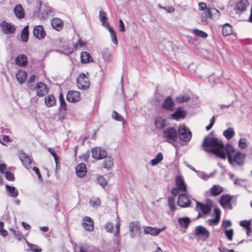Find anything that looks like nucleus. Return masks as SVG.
Masks as SVG:
<instances>
[{"mask_svg": "<svg viewBox=\"0 0 252 252\" xmlns=\"http://www.w3.org/2000/svg\"><path fill=\"white\" fill-rule=\"evenodd\" d=\"M215 123V116H213L210 121V124L206 127L207 130H210L214 125Z\"/></svg>", "mask_w": 252, "mask_h": 252, "instance_id": "62", "label": "nucleus"}, {"mask_svg": "<svg viewBox=\"0 0 252 252\" xmlns=\"http://www.w3.org/2000/svg\"><path fill=\"white\" fill-rule=\"evenodd\" d=\"M178 222L180 226L187 228L190 223V220L188 217L180 218L178 219Z\"/></svg>", "mask_w": 252, "mask_h": 252, "instance_id": "28", "label": "nucleus"}, {"mask_svg": "<svg viewBox=\"0 0 252 252\" xmlns=\"http://www.w3.org/2000/svg\"><path fill=\"white\" fill-rule=\"evenodd\" d=\"M92 157L95 159H101L106 157V151L99 147H95L92 149Z\"/></svg>", "mask_w": 252, "mask_h": 252, "instance_id": "9", "label": "nucleus"}, {"mask_svg": "<svg viewBox=\"0 0 252 252\" xmlns=\"http://www.w3.org/2000/svg\"><path fill=\"white\" fill-rule=\"evenodd\" d=\"M0 28L2 32L6 34H12L16 30V28L13 25L5 21H2L0 23Z\"/></svg>", "mask_w": 252, "mask_h": 252, "instance_id": "7", "label": "nucleus"}, {"mask_svg": "<svg viewBox=\"0 0 252 252\" xmlns=\"http://www.w3.org/2000/svg\"><path fill=\"white\" fill-rule=\"evenodd\" d=\"M74 46L76 49H79L80 48H82L85 47V43L83 41L79 39L78 41V42L75 44Z\"/></svg>", "mask_w": 252, "mask_h": 252, "instance_id": "56", "label": "nucleus"}, {"mask_svg": "<svg viewBox=\"0 0 252 252\" xmlns=\"http://www.w3.org/2000/svg\"><path fill=\"white\" fill-rule=\"evenodd\" d=\"M6 178L9 181H13L14 179V174L9 171L5 172Z\"/></svg>", "mask_w": 252, "mask_h": 252, "instance_id": "58", "label": "nucleus"}, {"mask_svg": "<svg viewBox=\"0 0 252 252\" xmlns=\"http://www.w3.org/2000/svg\"><path fill=\"white\" fill-rule=\"evenodd\" d=\"M89 73H82L80 74L77 78V86L78 88L82 90H87L90 85V82L88 78Z\"/></svg>", "mask_w": 252, "mask_h": 252, "instance_id": "4", "label": "nucleus"}, {"mask_svg": "<svg viewBox=\"0 0 252 252\" xmlns=\"http://www.w3.org/2000/svg\"><path fill=\"white\" fill-rule=\"evenodd\" d=\"M231 225V222L228 220H225L222 222V226L225 230L227 228L230 227Z\"/></svg>", "mask_w": 252, "mask_h": 252, "instance_id": "57", "label": "nucleus"}, {"mask_svg": "<svg viewBox=\"0 0 252 252\" xmlns=\"http://www.w3.org/2000/svg\"><path fill=\"white\" fill-rule=\"evenodd\" d=\"M163 155L161 153L159 152L158 154L155 158L152 159L150 161L152 166H155L158 165L163 160Z\"/></svg>", "mask_w": 252, "mask_h": 252, "instance_id": "39", "label": "nucleus"}, {"mask_svg": "<svg viewBox=\"0 0 252 252\" xmlns=\"http://www.w3.org/2000/svg\"><path fill=\"white\" fill-rule=\"evenodd\" d=\"M249 143L246 138H241L238 141V147L241 149L247 148L249 146Z\"/></svg>", "mask_w": 252, "mask_h": 252, "instance_id": "42", "label": "nucleus"}, {"mask_svg": "<svg viewBox=\"0 0 252 252\" xmlns=\"http://www.w3.org/2000/svg\"><path fill=\"white\" fill-rule=\"evenodd\" d=\"M35 89L36 91L37 95L39 97L45 95L49 92L48 88L42 82L37 83Z\"/></svg>", "mask_w": 252, "mask_h": 252, "instance_id": "14", "label": "nucleus"}, {"mask_svg": "<svg viewBox=\"0 0 252 252\" xmlns=\"http://www.w3.org/2000/svg\"><path fill=\"white\" fill-rule=\"evenodd\" d=\"M99 19L101 22L102 25L106 28L109 26V22L107 21L106 13L103 10L99 12Z\"/></svg>", "mask_w": 252, "mask_h": 252, "instance_id": "27", "label": "nucleus"}, {"mask_svg": "<svg viewBox=\"0 0 252 252\" xmlns=\"http://www.w3.org/2000/svg\"><path fill=\"white\" fill-rule=\"evenodd\" d=\"M193 32L194 34L204 38H206L208 36L207 33L198 29L193 30Z\"/></svg>", "mask_w": 252, "mask_h": 252, "instance_id": "48", "label": "nucleus"}, {"mask_svg": "<svg viewBox=\"0 0 252 252\" xmlns=\"http://www.w3.org/2000/svg\"><path fill=\"white\" fill-rule=\"evenodd\" d=\"M198 5H199V9L200 10H205V11H206V9L207 8L206 4L204 2H199L198 4Z\"/></svg>", "mask_w": 252, "mask_h": 252, "instance_id": "63", "label": "nucleus"}, {"mask_svg": "<svg viewBox=\"0 0 252 252\" xmlns=\"http://www.w3.org/2000/svg\"><path fill=\"white\" fill-rule=\"evenodd\" d=\"M18 157L22 162L23 165L27 168H31V159L29 156L27 155L23 151H18Z\"/></svg>", "mask_w": 252, "mask_h": 252, "instance_id": "10", "label": "nucleus"}, {"mask_svg": "<svg viewBox=\"0 0 252 252\" xmlns=\"http://www.w3.org/2000/svg\"><path fill=\"white\" fill-rule=\"evenodd\" d=\"M177 203L179 206L183 208L188 207L191 204L188 197L185 194H181L179 195Z\"/></svg>", "mask_w": 252, "mask_h": 252, "instance_id": "15", "label": "nucleus"}, {"mask_svg": "<svg viewBox=\"0 0 252 252\" xmlns=\"http://www.w3.org/2000/svg\"><path fill=\"white\" fill-rule=\"evenodd\" d=\"M225 235L229 241H232L233 235V230L232 229H225L224 230Z\"/></svg>", "mask_w": 252, "mask_h": 252, "instance_id": "51", "label": "nucleus"}, {"mask_svg": "<svg viewBox=\"0 0 252 252\" xmlns=\"http://www.w3.org/2000/svg\"><path fill=\"white\" fill-rule=\"evenodd\" d=\"M160 8L163 9L167 13H170L174 11V8L172 6L160 7Z\"/></svg>", "mask_w": 252, "mask_h": 252, "instance_id": "61", "label": "nucleus"}, {"mask_svg": "<svg viewBox=\"0 0 252 252\" xmlns=\"http://www.w3.org/2000/svg\"><path fill=\"white\" fill-rule=\"evenodd\" d=\"M163 138L165 141L174 145L176 148L175 143L178 139V133L176 128L174 127H168L163 132Z\"/></svg>", "mask_w": 252, "mask_h": 252, "instance_id": "3", "label": "nucleus"}, {"mask_svg": "<svg viewBox=\"0 0 252 252\" xmlns=\"http://www.w3.org/2000/svg\"><path fill=\"white\" fill-rule=\"evenodd\" d=\"M176 187L171 190V193L174 196L178 195L180 192H185L187 191V188L184 182V179L181 176H177L175 179Z\"/></svg>", "mask_w": 252, "mask_h": 252, "instance_id": "5", "label": "nucleus"}, {"mask_svg": "<svg viewBox=\"0 0 252 252\" xmlns=\"http://www.w3.org/2000/svg\"><path fill=\"white\" fill-rule=\"evenodd\" d=\"M6 189L10 196L15 198L18 195V191L14 187L6 185Z\"/></svg>", "mask_w": 252, "mask_h": 252, "instance_id": "32", "label": "nucleus"}, {"mask_svg": "<svg viewBox=\"0 0 252 252\" xmlns=\"http://www.w3.org/2000/svg\"><path fill=\"white\" fill-rule=\"evenodd\" d=\"M196 210L199 212L198 218L201 217L200 212H202L205 215H208L210 214L212 208L214 206L213 201L210 199H207L204 203L196 201Z\"/></svg>", "mask_w": 252, "mask_h": 252, "instance_id": "2", "label": "nucleus"}, {"mask_svg": "<svg viewBox=\"0 0 252 252\" xmlns=\"http://www.w3.org/2000/svg\"><path fill=\"white\" fill-rule=\"evenodd\" d=\"M232 197L228 194H223L220 198V203L224 209H232L231 204Z\"/></svg>", "mask_w": 252, "mask_h": 252, "instance_id": "8", "label": "nucleus"}, {"mask_svg": "<svg viewBox=\"0 0 252 252\" xmlns=\"http://www.w3.org/2000/svg\"><path fill=\"white\" fill-rule=\"evenodd\" d=\"M174 103L170 97L166 98L163 101L162 107L167 110L171 111L173 110Z\"/></svg>", "mask_w": 252, "mask_h": 252, "instance_id": "26", "label": "nucleus"}, {"mask_svg": "<svg viewBox=\"0 0 252 252\" xmlns=\"http://www.w3.org/2000/svg\"><path fill=\"white\" fill-rule=\"evenodd\" d=\"M194 234L196 236L204 239L208 238L210 235L209 232L207 230V229L201 225L198 226L196 227Z\"/></svg>", "mask_w": 252, "mask_h": 252, "instance_id": "12", "label": "nucleus"}, {"mask_svg": "<svg viewBox=\"0 0 252 252\" xmlns=\"http://www.w3.org/2000/svg\"><path fill=\"white\" fill-rule=\"evenodd\" d=\"M168 205L172 211H175L176 210L175 199L173 197L171 196L168 198Z\"/></svg>", "mask_w": 252, "mask_h": 252, "instance_id": "47", "label": "nucleus"}, {"mask_svg": "<svg viewBox=\"0 0 252 252\" xmlns=\"http://www.w3.org/2000/svg\"><path fill=\"white\" fill-rule=\"evenodd\" d=\"M235 131L232 127H229L223 132V135L227 140L230 139L234 136Z\"/></svg>", "mask_w": 252, "mask_h": 252, "instance_id": "36", "label": "nucleus"}, {"mask_svg": "<svg viewBox=\"0 0 252 252\" xmlns=\"http://www.w3.org/2000/svg\"><path fill=\"white\" fill-rule=\"evenodd\" d=\"M205 14L207 17L214 19H218L220 17V12L216 8H207L205 11Z\"/></svg>", "mask_w": 252, "mask_h": 252, "instance_id": "19", "label": "nucleus"}, {"mask_svg": "<svg viewBox=\"0 0 252 252\" xmlns=\"http://www.w3.org/2000/svg\"><path fill=\"white\" fill-rule=\"evenodd\" d=\"M112 117L114 119L120 121V122H124L123 117L120 115L119 113H118L116 111H114L112 113Z\"/></svg>", "mask_w": 252, "mask_h": 252, "instance_id": "52", "label": "nucleus"}, {"mask_svg": "<svg viewBox=\"0 0 252 252\" xmlns=\"http://www.w3.org/2000/svg\"><path fill=\"white\" fill-rule=\"evenodd\" d=\"M44 101L47 107H52L56 104V100L53 95H49L46 97Z\"/></svg>", "mask_w": 252, "mask_h": 252, "instance_id": "37", "label": "nucleus"}, {"mask_svg": "<svg viewBox=\"0 0 252 252\" xmlns=\"http://www.w3.org/2000/svg\"><path fill=\"white\" fill-rule=\"evenodd\" d=\"M163 229L157 228L152 227H145L144 229L143 232L145 234H149L153 236L157 235L160 232L162 231Z\"/></svg>", "mask_w": 252, "mask_h": 252, "instance_id": "22", "label": "nucleus"}, {"mask_svg": "<svg viewBox=\"0 0 252 252\" xmlns=\"http://www.w3.org/2000/svg\"><path fill=\"white\" fill-rule=\"evenodd\" d=\"M95 182L96 183L104 188L107 184V181L105 178L102 175H97L96 176Z\"/></svg>", "mask_w": 252, "mask_h": 252, "instance_id": "38", "label": "nucleus"}, {"mask_svg": "<svg viewBox=\"0 0 252 252\" xmlns=\"http://www.w3.org/2000/svg\"><path fill=\"white\" fill-rule=\"evenodd\" d=\"M202 146L206 152L214 154L222 159H225L227 156L228 162L231 165H233L234 162L238 165H242L244 163L246 157L244 154L238 152L232 157L231 153L234 152L233 146L227 145L224 147L221 140L218 138L210 136L205 137Z\"/></svg>", "mask_w": 252, "mask_h": 252, "instance_id": "1", "label": "nucleus"}, {"mask_svg": "<svg viewBox=\"0 0 252 252\" xmlns=\"http://www.w3.org/2000/svg\"><path fill=\"white\" fill-rule=\"evenodd\" d=\"M48 151L53 156V157L54 158L55 161L56 163V165L57 166L58 164V156L53 148H49L48 149Z\"/></svg>", "mask_w": 252, "mask_h": 252, "instance_id": "55", "label": "nucleus"}, {"mask_svg": "<svg viewBox=\"0 0 252 252\" xmlns=\"http://www.w3.org/2000/svg\"><path fill=\"white\" fill-rule=\"evenodd\" d=\"M66 99L70 102H75L80 100V94L78 91H69L66 94Z\"/></svg>", "mask_w": 252, "mask_h": 252, "instance_id": "13", "label": "nucleus"}, {"mask_svg": "<svg viewBox=\"0 0 252 252\" xmlns=\"http://www.w3.org/2000/svg\"><path fill=\"white\" fill-rule=\"evenodd\" d=\"M178 135L180 140L185 142H189L191 138V132L185 125L179 126Z\"/></svg>", "mask_w": 252, "mask_h": 252, "instance_id": "6", "label": "nucleus"}, {"mask_svg": "<svg viewBox=\"0 0 252 252\" xmlns=\"http://www.w3.org/2000/svg\"><path fill=\"white\" fill-rule=\"evenodd\" d=\"M51 12V8L48 6H45L44 11H42V9L40 11V12L42 13V15L40 16V15H38L37 16L39 18H45Z\"/></svg>", "mask_w": 252, "mask_h": 252, "instance_id": "46", "label": "nucleus"}, {"mask_svg": "<svg viewBox=\"0 0 252 252\" xmlns=\"http://www.w3.org/2000/svg\"><path fill=\"white\" fill-rule=\"evenodd\" d=\"M27 74L24 70H19L16 74V78L17 81L20 83H23L27 78Z\"/></svg>", "mask_w": 252, "mask_h": 252, "instance_id": "29", "label": "nucleus"}, {"mask_svg": "<svg viewBox=\"0 0 252 252\" xmlns=\"http://www.w3.org/2000/svg\"><path fill=\"white\" fill-rule=\"evenodd\" d=\"M51 25L52 27L58 31H60L63 26L62 21L58 18H54L51 20Z\"/></svg>", "mask_w": 252, "mask_h": 252, "instance_id": "25", "label": "nucleus"}, {"mask_svg": "<svg viewBox=\"0 0 252 252\" xmlns=\"http://www.w3.org/2000/svg\"><path fill=\"white\" fill-rule=\"evenodd\" d=\"M33 34L34 36L38 39H42L46 35V32L42 26L38 25L34 27Z\"/></svg>", "mask_w": 252, "mask_h": 252, "instance_id": "11", "label": "nucleus"}, {"mask_svg": "<svg viewBox=\"0 0 252 252\" xmlns=\"http://www.w3.org/2000/svg\"><path fill=\"white\" fill-rule=\"evenodd\" d=\"M27 245L28 247H29L31 249V250L32 251V252H41V250L40 249H39L38 247L33 244H32L28 242V241H26Z\"/></svg>", "mask_w": 252, "mask_h": 252, "instance_id": "50", "label": "nucleus"}, {"mask_svg": "<svg viewBox=\"0 0 252 252\" xmlns=\"http://www.w3.org/2000/svg\"><path fill=\"white\" fill-rule=\"evenodd\" d=\"M113 165V161L112 158H108L103 162V167L108 170L110 169Z\"/></svg>", "mask_w": 252, "mask_h": 252, "instance_id": "43", "label": "nucleus"}, {"mask_svg": "<svg viewBox=\"0 0 252 252\" xmlns=\"http://www.w3.org/2000/svg\"><path fill=\"white\" fill-rule=\"evenodd\" d=\"M232 32V28L230 24H225L222 28V33L224 36L230 34Z\"/></svg>", "mask_w": 252, "mask_h": 252, "instance_id": "40", "label": "nucleus"}, {"mask_svg": "<svg viewBox=\"0 0 252 252\" xmlns=\"http://www.w3.org/2000/svg\"><path fill=\"white\" fill-rule=\"evenodd\" d=\"M199 176L200 178L204 180H207L210 177V176L206 174L204 172L199 173Z\"/></svg>", "mask_w": 252, "mask_h": 252, "instance_id": "64", "label": "nucleus"}, {"mask_svg": "<svg viewBox=\"0 0 252 252\" xmlns=\"http://www.w3.org/2000/svg\"><path fill=\"white\" fill-rule=\"evenodd\" d=\"M106 29L110 32V36L111 37L112 41L113 43L115 45H117L118 44V40H117V37H116V35L114 31L113 30L112 28H111L110 26L106 28Z\"/></svg>", "mask_w": 252, "mask_h": 252, "instance_id": "45", "label": "nucleus"}, {"mask_svg": "<svg viewBox=\"0 0 252 252\" xmlns=\"http://www.w3.org/2000/svg\"><path fill=\"white\" fill-rule=\"evenodd\" d=\"M223 191L222 187L218 185H215L210 189L209 191L213 196H217Z\"/></svg>", "mask_w": 252, "mask_h": 252, "instance_id": "24", "label": "nucleus"}, {"mask_svg": "<svg viewBox=\"0 0 252 252\" xmlns=\"http://www.w3.org/2000/svg\"><path fill=\"white\" fill-rule=\"evenodd\" d=\"M59 100H60V105H61V107H65L66 106V103H65V101L63 98V95L61 94L59 95Z\"/></svg>", "mask_w": 252, "mask_h": 252, "instance_id": "60", "label": "nucleus"}, {"mask_svg": "<svg viewBox=\"0 0 252 252\" xmlns=\"http://www.w3.org/2000/svg\"><path fill=\"white\" fill-rule=\"evenodd\" d=\"M129 230L131 232L130 236L131 238L134 237L140 233V228L138 223L136 222H132L129 224Z\"/></svg>", "mask_w": 252, "mask_h": 252, "instance_id": "18", "label": "nucleus"}, {"mask_svg": "<svg viewBox=\"0 0 252 252\" xmlns=\"http://www.w3.org/2000/svg\"><path fill=\"white\" fill-rule=\"evenodd\" d=\"M104 227L107 232H112L113 229V225L112 223L108 222L107 223Z\"/></svg>", "mask_w": 252, "mask_h": 252, "instance_id": "59", "label": "nucleus"}, {"mask_svg": "<svg viewBox=\"0 0 252 252\" xmlns=\"http://www.w3.org/2000/svg\"><path fill=\"white\" fill-rule=\"evenodd\" d=\"M155 125L158 129H161L165 126V120L161 117H157L155 121Z\"/></svg>", "mask_w": 252, "mask_h": 252, "instance_id": "34", "label": "nucleus"}, {"mask_svg": "<svg viewBox=\"0 0 252 252\" xmlns=\"http://www.w3.org/2000/svg\"><path fill=\"white\" fill-rule=\"evenodd\" d=\"M214 213L215 215V218L210 219L208 220V224L211 226L217 225L220 220V216L221 213L220 210L218 208H215Z\"/></svg>", "mask_w": 252, "mask_h": 252, "instance_id": "21", "label": "nucleus"}, {"mask_svg": "<svg viewBox=\"0 0 252 252\" xmlns=\"http://www.w3.org/2000/svg\"><path fill=\"white\" fill-rule=\"evenodd\" d=\"M29 26L27 25L24 27L21 32V38L23 42H27L29 38Z\"/></svg>", "mask_w": 252, "mask_h": 252, "instance_id": "35", "label": "nucleus"}, {"mask_svg": "<svg viewBox=\"0 0 252 252\" xmlns=\"http://www.w3.org/2000/svg\"><path fill=\"white\" fill-rule=\"evenodd\" d=\"M76 173L77 176L80 178L84 177L87 173V169L85 164L81 163L77 165L76 167Z\"/></svg>", "mask_w": 252, "mask_h": 252, "instance_id": "20", "label": "nucleus"}, {"mask_svg": "<svg viewBox=\"0 0 252 252\" xmlns=\"http://www.w3.org/2000/svg\"><path fill=\"white\" fill-rule=\"evenodd\" d=\"M240 225L246 229L251 226V220H242L240 222Z\"/></svg>", "mask_w": 252, "mask_h": 252, "instance_id": "54", "label": "nucleus"}, {"mask_svg": "<svg viewBox=\"0 0 252 252\" xmlns=\"http://www.w3.org/2000/svg\"><path fill=\"white\" fill-rule=\"evenodd\" d=\"M189 98L190 96L188 94H181L176 97V101L179 103H182L188 101Z\"/></svg>", "mask_w": 252, "mask_h": 252, "instance_id": "41", "label": "nucleus"}, {"mask_svg": "<svg viewBox=\"0 0 252 252\" xmlns=\"http://www.w3.org/2000/svg\"><path fill=\"white\" fill-rule=\"evenodd\" d=\"M102 55L105 61L109 62L111 60V54L110 51L108 49H104L102 52Z\"/></svg>", "mask_w": 252, "mask_h": 252, "instance_id": "44", "label": "nucleus"}, {"mask_svg": "<svg viewBox=\"0 0 252 252\" xmlns=\"http://www.w3.org/2000/svg\"><path fill=\"white\" fill-rule=\"evenodd\" d=\"M249 5L248 0H239L236 3L237 9L239 11H245Z\"/></svg>", "mask_w": 252, "mask_h": 252, "instance_id": "30", "label": "nucleus"}, {"mask_svg": "<svg viewBox=\"0 0 252 252\" xmlns=\"http://www.w3.org/2000/svg\"><path fill=\"white\" fill-rule=\"evenodd\" d=\"M27 59L25 55H20L15 59L16 63L19 66H25L26 64Z\"/></svg>", "mask_w": 252, "mask_h": 252, "instance_id": "31", "label": "nucleus"}, {"mask_svg": "<svg viewBox=\"0 0 252 252\" xmlns=\"http://www.w3.org/2000/svg\"><path fill=\"white\" fill-rule=\"evenodd\" d=\"M11 232L15 235L16 239L20 241L22 239L23 235L18 231H16L13 228H11Z\"/></svg>", "mask_w": 252, "mask_h": 252, "instance_id": "53", "label": "nucleus"}, {"mask_svg": "<svg viewBox=\"0 0 252 252\" xmlns=\"http://www.w3.org/2000/svg\"><path fill=\"white\" fill-rule=\"evenodd\" d=\"M81 61L82 63H88L93 61L90 54L87 52H82L81 53Z\"/></svg>", "mask_w": 252, "mask_h": 252, "instance_id": "33", "label": "nucleus"}, {"mask_svg": "<svg viewBox=\"0 0 252 252\" xmlns=\"http://www.w3.org/2000/svg\"><path fill=\"white\" fill-rule=\"evenodd\" d=\"M90 204L94 207H98L100 205V200L98 198H92L90 200Z\"/></svg>", "mask_w": 252, "mask_h": 252, "instance_id": "49", "label": "nucleus"}, {"mask_svg": "<svg viewBox=\"0 0 252 252\" xmlns=\"http://www.w3.org/2000/svg\"><path fill=\"white\" fill-rule=\"evenodd\" d=\"M82 225L83 228L89 231L94 229V222L92 219L89 217H85L83 219Z\"/></svg>", "mask_w": 252, "mask_h": 252, "instance_id": "16", "label": "nucleus"}, {"mask_svg": "<svg viewBox=\"0 0 252 252\" xmlns=\"http://www.w3.org/2000/svg\"><path fill=\"white\" fill-rule=\"evenodd\" d=\"M14 13L18 19H22L25 16V11L21 4H17L14 8Z\"/></svg>", "mask_w": 252, "mask_h": 252, "instance_id": "23", "label": "nucleus"}, {"mask_svg": "<svg viewBox=\"0 0 252 252\" xmlns=\"http://www.w3.org/2000/svg\"><path fill=\"white\" fill-rule=\"evenodd\" d=\"M186 114V113L185 109L182 107H179L171 115V117L174 120H179L181 119H184Z\"/></svg>", "mask_w": 252, "mask_h": 252, "instance_id": "17", "label": "nucleus"}]
</instances>
